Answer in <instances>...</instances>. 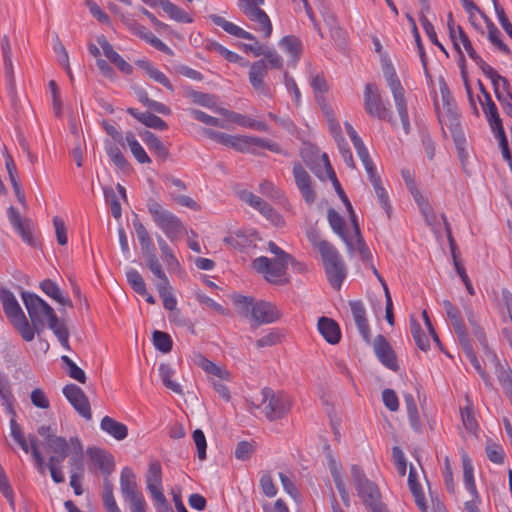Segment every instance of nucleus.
Instances as JSON below:
<instances>
[{
  "mask_svg": "<svg viewBox=\"0 0 512 512\" xmlns=\"http://www.w3.org/2000/svg\"><path fill=\"white\" fill-rule=\"evenodd\" d=\"M209 19L216 26L221 27L226 33L241 39L252 41L251 44H242L241 47L245 53H252L256 57L264 56V58L269 62L271 69H281L283 67L282 57L275 50L264 48L260 45L258 39L252 33L230 21H227L225 18L217 14L209 15Z\"/></svg>",
  "mask_w": 512,
  "mask_h": 512,
  "instance_id": "nucleus-1",
  "label": "nucleus"
},
{
  "mask_svg": "<svg viewBox=\"0 0 512 512\" xmlns=\"http://www.w3.org/2000/svg\"><path fill=\"white\" fill-rule=\"evenodd\" d=\"M146 206L155 225L171 242L178 241L186 230L182 221L153 198L147 200Z\"/></svg>",
  "mask_w": 512,
  "mask_h": 512,
  "instance_id": "nucleus-2",
  "label": "nucleus"
},
{
  "mask_svg": "<svg viewBox=\"0 0 512 512\" xmlns=\"http://www.w3.org/2000/svg\"><path fill=\"white\" fill-rule=\"evenodd\" d=\"M234 303L239 308L241 315L244 317L251 315L253 320L259 324L273 323L282 315L274 304L267 301H254L253 298L246 296H236Z\"/></svg>",
  "mask_w": 512,
  "mask_h": 512,
  "instance_id": "nucleus-3",
  "label": "nucleus"
},
{
  "mask_svg": "<svg viewBox=\"0 0 512 512\" xmlns=\"http://www.w3.org/2000/svg\"><path fill=\"white\" fill-rule=\"evenodd\" d=\"M22 299L31 320L30 326L34 337L35 333L40 334L44 331L46 321L48 322L51 319L55 311L46 301L34 293L23 292Z\"/></svg>",
  "mask_w": 512,
  "mask_h": 512,
  "instance_id": "nucleus-4",
  "label": "nucleus"
},
{
  "mask_svg": "<svg viewBox=\"0 0 512 512\" xmlns=\"http://www.w3.org/2000/svg\"><path fill=\"white\" fill-rule=\"evenodd\" d=\"M261 401L255 407L261 409L269 421H276L283 418L291 408L290 397L283 392H275L265 387L261 391Z\"/></svg>",
  "mask_w": 512,
  "mask_h": 512,
  "instance_id": "nucleus-5",
  "label": "nucleus"
},
{
  "mask_svg": "<svg viewBox=\"0 0 512 512\" xmlns=\"http://www.w3.org/2000/svg\"><path fill=\"white\" fill-rule=\"evenodd\" d=\"M0 300L3 310L21 337L29 342L33 340V331L17 299L12 292L6 289L0 290Z\"/></svg>",
  "mask_w": 512,
  "mask_h": 512,
  "instance_id": "nucleus-6",
  "label": "nucleus"
},
{
  "mask_svg": "<svg viewBox=\"0 0 512 512\" xmlns=\"http://www.w3.org/2000/svg\"><path fill=\"white\" fill-rule=\"evenodd\" d=\"M351 480L358 496L371 511H379L380 492L375 483L370 481L358 465L351 466Z\"/></svg>",
  "mask_w": 512,
  "mask_h": 512,
  "instance_id": "nucleus-7",
  "label": "nucleus"
},
{
  "mask_svg": "<svg viewBox=\"0 0 512 512\" xmlns=\"http://www.w3.org/2000/svg\"><path fill=\"white\" fill-rule=\"evenodd\" d=\"M293 259H269L265 256H260L254 259L252 267L258 272L264 275V278L277 285L287 283L286 270L288 264Z\"/></svg>",
  "mask_w": 512,
  "mask_h": 512,
  "instance_id": "nucleus-8",
  "label": "nucleus"
},
{
  "mask_svg": "<svg viewBox=\"0 0 512 512\" xmlns=\"http://www.w3.org/2000/svg\"><path fill=\"white\" fill-rule=\"evenodd\" d=\"M450 324L453 326V328L455 330V333L458 337V340L462 346V349H463L467 359L469 360L471 365L474 367V369L479 373L484 384L487 387H491L492 386L491 378L481 367L480 362L477 359V356L472 349V346L470 344V341H469L467 333H466L464 323H463L462 319L459 318L458 315H456L455 313L452 312L451 307H450Z\"/></svg>",
  "mask_w": 512,
  "mask_h": 512,
  "instance_id": "nucleus-9",
  "label": "nucleus"
},
{
  "mask_svg": "<svg viewBox=\"0 0 512 512\" xmlns=\"http://www.w3.org/2000/svg\"><path fill=\"white\" fill-rule=\"evenodd\" d=\"M364 109L372 117L395 124L392 118V111L386 104L376 84L368 83L364 90Z\"/></svg>",
  "mask_w": 512,
  "mask_h": 512,
  "instance_id": "nucleus-10",
  "label": "nucleus"
},
{
  "mask_svg": "<svg viewBox=\"0 0 512 512\" xmlns=\"http://www.w3.org/2000/svg\"><path fill=\"white\" fill-rule=\"evenodd\" d=\"M224 141V146L231 147L239 152L256 153L257 149H268L275 153L281 151L278 144L260 137L227 134Z\"/></svg>",
  "mask_w": 512,
  "mask_h": 512,
  "instance_id": "nucleus-11",
  "label": "nucleus"
},
{
  "mask_svg": "<svg viewBox=\"0 0 512 512\" xmlns=\"http://www.w3.org/2000/svg\"><path fill=\"white\" fill-rule=\"evenodd\" d=\"M386 82L392 92L397 112L400 116L401 123L405 134H409L411 130L409 115L407 110V104L405 100L404 88L397 77L394 69L387 68L384 71Z\"/></svg>",
  "mask_w": 512,
  "mask_h": 512,
  "instance_id": "nucleus-12",
  "label": "nucleus"
},
{
  "mask_svg": "<svg viewBox=\"0 0 512 512\" xmlns=\"http://www.w3.org/2000/svg\"><path fill=\"white\" fill-rule=\"evenodd\" d=\"M461 460L463 468V485L471 495V500L464 503V509L466 512H480L478 505L481 503V499L475 483L472 460L465 451H461Z\"/></svg>",
  "mask_w": 512,
  "mask_h": 512,
  "instance_id": "nucleus-13",
  "label": "nucleus"
},
{
  "mask_svg": "<svg viewBox=\"0 0 512 512\" xmlns=\"http://www.w3.org/2000/svg\"><path fill=\"white\" fill-rule=\"evenodd\" d=\"M269 68H271L269 62L266 58H263L250 64V70L248 73L249 82L253 89L257 93L266 97H270L272 95L270 87L265 82V77L268 75Z\"/></svg>",
  "mask_w": 512,
  "mask_h": 512,
  "instance_id": "nucleus-14",
  "label": "nucleus"
},
{
  "mask_svg": "<svg viewBox=\"0 0 512 512\" xmlns=\"http://www.w3.org/2000/svg\"><path fill=\"white\" fill-rule=\"evenodd\" d=\"M146 488L154 501H165L162 486V468L158 460L149 463L145 474Z\"/></svg>",
  "mask_w": 512,
  "mask_h": 512,
  "instance_id": "nucleus-15",
  "label": "nucleus"
},
{
  "mask_svg": "<svg viewBox=\"0 0 512 512\" xmlns=\"http://www.w3.org/2000/svg\"><path fill=\"white\" fill-rule=\"evenodd\" d=\"M63 394L82 417L87 420L92 418L89 400L80 387L75 384L66 385Z\"/></svg>",
  "mask_w": 512,
  "mask_h": 512,
  "instance_id": "nucleus-16",
  "label": "nucleus"
},
{
  "mask_svg": "<svg viewBox=\"0 0 512 512\" xmlns=\"http://www.w3.org/2000/svg\"><path fill=\"white\" fill-rule=\"evenodd\" d=\"M67 453L70 475H84L83 445L78 437L69 439Z\"/></svg>",
  "mask_w": 512,
  "mask_h": 512,
  "instance_id": "nucleus-17",
  "label": "nucleus"
},
{
  "mask_svg": "<svg viewBox=\"0 0 512 512\" xmlns=\"http://www.w3.org/2000/svg\"><path fill=\"white\" fill-rule=\"evenodd\" d=\"M247 19L253 23L252 28L259 33L263 34L264 38H270L273 26L267 13L261 8L252 9L251 7L241 11Z\"/></svg>",
  "mask_w": 512,
  "mask_h": 512,
  "instance_id": "nucleus-18",
  "label": "nucleus"
},
{
  "mask_svg": "<svg viewBox=\"0 0 512 512\" xmlns=\"http://www.w3.org/2000/svg\"><path fill=\"white\" fill-rule=\"evenodd\" d=\"M440 96L435 89H432L431 96L434 103L435 112L437 114L442 131L445 134L444 126L448 120V93L444 76H439Z\"/></svg>",
  "mask_w": 512,
  "mask_h": 512,
  "instance_id": "nucleus-19",
  "label": "nucleus"
},
{
  "mask_svg": "<svg viewBox=\"0 0 512 512\" xmlns=\"http://www.w3.org/2000/svg\"><path fill=\"white\" fill-rule=\"evenodd\" d=\"M240 197L244 202L257 209L263 216H265L275 225L278 226L283 223L282 217L259 196L248 191H243Z\"/></svg>",
  "mask_w": 512,
  "mask_h": 512,
  "instance_id": "nucleus-20",
  "label": "nucleus"
},
{
  "mask_svg": "<svg viewBox=\"0 0 512 512\" xmlns=\"http://www.w3.org/2000/svg\"><path fill=\"white\" fill-rule=\"evenodd\" d=\"M374 351L380 362L387 368L397 371L398 364L395 353L384 336L377 335L374 339Z\"/></svg>",
  "mask_w": 512,
  "mask_h": 512,
  "instance_id": "nucleus-21",
  "label": "nucleus"
},
{
  "mask_svg": "<svg viewBox=\"0 0 512 512\" xmlns=\"http://www.w3.org/2000/svg\"><path fill=\"white\" fill-rule=\"evenodd\" d=\"M457 32L458 35L455 34L454 29L450 26V40L452 41L455 50H457L458 53L460 54V62H464L462 52L460 50V44H462L467 54L476 63V65L482 63L484 60L473 49L471 41L467 34L462 30L461 27H458ZM461 68L463 69V64H461Z\"/></svg>",
  "mask_w": 512,
  "mask_h": 512,
  "instance_id": "nucleus-22",
  "label": "nucleus"
},
{
  "mask_svg": "<svg viewBox=\"0 0 512 512\" xmlns=\"http://www.w3.org/2000/svg\"><path fill=\"white\" fill-rule=\"evenodd\" d=\"M450 257L452 258L454 270H455L456 274L460 277L463 284L465 285L467 292L471 296L475 295V289H474L472 282L467 274L461 253L458 250V247L451 235H450Z\"/></svg>",
  "mask_w": 512,
  "mask_h": 512,
  "instance_id": "nucleus-23",
  "label": "nucleus"
},
{
  "mask_svg": "<svg viewBox=\"0 0 512 512\" xmlns=\"http://www.w3.org/2000/svg\"><path fill=\"white\" fill-rule=\"evenodd\" d=\"M133 227L146 263L157 259L153 241L146 227L137 219L133 220Z\"/></svg>",
  "mask_w": 512,
  "mask_h": 512,
  "instance_id": "nucleus-24",
  "label": "nucleus"
},
{
  "mask_svg": "<svg viewBox=\"0 0 512 512\" xmlns=\"http://www.w3.org/2000/svg\"><path fill=\"white\" fill-rule=\"evenodd\" d=\"M87 455L90 458L92 465L103 474L109 475L114 469L113 456L100 448H88Z\"/></svg>",
  "mask_w": 512,
  "mask_h": 512,
  "instance_id": "nucleus-25",
  "label": "nucleus"
},
{
  "mask_svg": "<svg viewBox=\"0 0 512 512\" xmlns=\"http://www.w3.org/2000/svg\"><path fill=\"white\" fill-rule=\"evenodd\" d=\"M460 418L464 428L475 434L479 428L476 419L475 407L473 401L468 394L465 395L464 403L459 405Z\"/></svg>",
  "mask_w": 512,
  "mask_h": 512,
  "instance_id": "nucleus-26",
  "label": "nucleus"
},
{
  "mask_svg": "<svg viewBox=\"0 0 512 512\" xmlns=\"http://www.w3.org/2000/svg\"><path fill=\"white\" fill-rule=\"evenodd\" d=\"M37 432L44 438L48 449L53 454L67 452L68 441L61 436H56L50 426L42 425L38 428Z\"/></svg>",
  "mask_w": 512,
  "mask_h": 512,
  "instance_id": "nucleus-27",
  "label": "nucleus"
},
{
  "mask_svg": "<svg viewBox=\"0 0 512 512\" xmlns=\"http://www.w3.org/2000/svg\"><path fill=\"white\" fill-rule=\"evenodd\" d=\"M8 219L16 231L21 235L23 241L29 245H34L31 231V221L22 219L19 212L15 208L8 209Z\"/></svg>",
  "mask_w": 512,
  "mask_h": 512,
  "instance_id": "nucleus-28",
  "label": "nucleus"
},
{
  "mask_svg": "<svg viewBox=\"0 0 512 512\" xmlns=\"http://www.w3.org/2000/svg\"><path fill=\"white\" fill-rule=\"evenodd\" d=\"M97 42L101 46L104 55L109 59L110 62L115 64L117 68L125 73L131 74L133 71L132 66L126 62L112 47V45L107 41L106 37L101 35L97 38Z\"/></svg>",
  "mask_w": 512,
  "mask_h": 512,
  "instance_id": "nucleus-29",
  "label": "nucleus"
},
{
  "mask_svg": "<svg viewBox=\"0 0 512 512\" xmlns=\"http://www.w3.org/2000/svg\"><path fill=\"white\" fill-rule=\"evenodd\" d=\"M349 305L359 333L365 341L369 342L370 330L366 318V310L363 303L361 301H350Z\"/></svg>",
  "mask_w": 512,
  "mask_h": 512,
  "instance_id": "nucleus-30",
  "label": "nucleus"
},
{
  "mask_svg": "<svg viewBox=\"0 0 512 512\" xmlns=\"http://www.w3.org/2000/svg\"><path fill=\"white\" fill-rule=\"evenodd\" d=\"M120 490L124 500L140 493L136 475L130 467H124L120 474Z\"/></svg>",
  "mask_w": 512,
  "mask_h": 512,
  "instance_id": "nucleus-31",
  "label": "nucleus"
},
{
  "mask_svg": "<svg viewBox=\"0 0 512 512\" xmlns=\"http://www.w3.org/2000/svg\"><path fill=\"white\" fill-rule=\"evenodd\" d=\"M318 330L328 343L337 344L340 341V328L333 319L321 317L318 320Z\"/></svg>",
  "mask_w": 512,
  "mask_h": 512,
  "instance_id": "nucleus-32",
  "label": "nucleus"
},
{
  "mask_svg": "<svg viewBox=\"0 0 512 512\" xmlns=\"http://www.w3.org/2000/svg\"><path fill=\"white\" fill-rule=\"evenodd\" d=\"M331 286L339 290L346 277V268L343 259L324 267Z\"/></svg>",
  "mask_w": 512,
  "mask_h": 512,
  "instance_id": "nucleus-33",
  "label": "nucleus"
},
{
  "mask_svg": "<svg viewBox=\"0 0 512 512\" xmlns=\"http://www.w3.org/2000/svg\"><path fill=\"white\" fill-rule=\"evenodd\" d=\"M100 427L107 434L119 441L125 439L128 435L127 426L109 416L103 417Z\"/></svg>",
  "mask_w": 512,
  "mask_h": 512,
  "instance_id": "nucleus-34",
  "label": "nucleus"
},
{
  "mask_svg": "<svg viewBox=\"0 0 512 512\" xmlns=\"http://www.w3.org/2000/svg\"><path fill=\"white\" fill-rule=\"evenodd\" d=\"M1 52H2L7 81L9 83L10 87H14L15 77H14V69H13V62H12V48H11L10 40L7 35H4L1 39Z\"/></svg>",
  "mask_w": 512,
  "mask_h": 512,
  "instance_id": "nucleus-35",
  "label": "nucleus"
},
{
  "mask_svg": "<svg viewBox=\"0 0 512 512\" xmlns=\"http://www.w3.org/2000/svg\"><path fill=\"white\" fill-rule=\"evenodd\" d=\"M146 265L148 269L159 279V282L156 284L159 295L161 296L164 294L172 293V287L166 274L162 269V266L158 258L146 263Z\"/></svg>",
  "mask_w": 512,
  "mask_h": 512,
  "instance_id": "nucleus-36",
  "label": "nucleus"
},
{
  "mask_svg": "<svg viewBox=\"0 0 512 512\" xmlns=\"http://www.w3.org/2000/svg\"><path fill=\"white\" fill-rule=\"evenodd\" d=\"M136 64L144 70V72L155 82L163 85L170 91H174V87L166 75L156 68L151 62L147 60H139Z\"/></svg>",
  "mask_w": 512,
  "mask_h": 512,
  "instance_id": "nucleus-37",
  "label": "nucleus"
},
{
  "mask_svg": "<svg viewBox=\"0 0 512 512\" xmlns=\"http://www.w3.org/2000/svg\"><path fill=\"white\" fill-rule=\"evenodd\" d=\"M127 112L147 127L157 129V130L167 129L166 122L163 119H161L160 117H158L152 113H149V112L140 113L134 108H128Z\"/></svg>",
  "mask_w": 512,
  "mask_h": 512,
  "instance_id": "nucleus-38",
  "label": "nucleus"
},
{
  "mask_svg": "<svg viewBox=\"0 0 512 512\" xmlns=\"http://www.w3.org/2000/svg\"><path fill=\"white\" fill-rule=\"evenodd\" d=\"M142 140L147 145L148 149L152 151L157 157L162 160H165L169 156V151L164 145V143L160 140L158 136L150 131H145L142 133Z\"/></svg>",
  "mask_w": 512,
  "mask_h": 512,
  "instance_id": "nucleus-39",
  "label": "nucleus"
},
{
  "mask_svg": "<svg viewBox=\"0 0 512 512\" xmlns=\"http://www.w3.org/2000/svg\"><path fill=\"white\" fill-rule=\"evenodd\" d=\"M40 289L51 299L63 306H72L69 298L65 297L60 287L52 280L45 279L40 283Z\"/></svg>",
  "mask_w": 512,
  "mask_h": 512,
  "instance_id": "nucleus-40",
  "label": "nucleus"
},
{
  "mask_svg": "<svg viewBox=\"0 0 512 512\" xmlns=\"http://www.w3.org/2000/svg\"><path fill=\"white\" fill-rule=\"evenodd\" d=\"M328 221L332 228V230L340 236V238L346 243L348 248L353 247V243L351 240H349V237L346 234L345 231V222L343 217L334 209L328 210Z\"/></svg>",
  "mask_w": 512,
  "mask_h": 512,
  "instance_id": "nucleus-41",
  "label": "nucleus"
},
{
  "mask_svg": "<svg viewBox=\"0 0 512 512\" xmlns=\"http://www.w3.org/2000/svg\"><path fill=\"white\" fill-rule=\"evenodd\" d=\"M487 359L490 360L494 364L495 374L497 379L502 386L506 382H509L512 379V370L507 364H502L498 359L497 355L493 351H485L484 352Z\"/></svg>",
  "mask_w": 512,
  "mask_h": 512,
  "instance_id": "nucleus-42",
  "label": "nucleus"
},
{
  "mask_svg": "<svg viewBox=\"0 0 512 512\" xmlns=\"http://www.w3.org/2000/svg\"><path fill=\"white\" fill-rule=\"evenodd\" d=\"M368 178L374 188V191L378 198L379 204L385 210L387 216L390 217L391 205L389 203L387 192H386L385 188L382 186V181H381L380 176L377 173H374V174L368 176Z\"/></svg>",
  "mask_w": 512,
  "mask_h": 512,
  "instance_id": "nucleus-43",
  "label": "nucleus"
},
{
  "mask_svg": "<svg viewBox=\"0 0 512 512\" xmlns=\"http://www.w3.org/2000/svg\"><path fill=\"white\" fill-rule=\"evenodd\" d=\"M452 136L459 160L462 166H465L469 158V149L464 132L459 127H455L452 130Z\"/></svg>",
  "mask_w": 512,
  "mask_h": 512,
  "instance_id": "nucleus-44",
  "label": "nucleus"
},
{
  "mask_svg": "<svg viewBox=\"0 0 512 512\" xmlns=\"http://www.w3.org/2000/svg\"><path fill=\"white\" fill-rule=\"evenodd\" d=\"M483 19L486 23L488 34L487 37L489 41L495 45L501 52H503L506 55L511 54L510 48L500 39L501 32L496 27V25L491 21L489 17L486 15H483Z\"/></svg>",
  "mask_w": 512,
  "mask_h": 512,
  "instance_id": "nucleus-45",
  "label": "nucleus"
},
{
  "mask_svg": "<svg viewBox=\"0 0 512 512\" xmlns=\"http://www.w3.org/2000/svg\"><path fill=\"white\" fill-rule=\"evenodd\" d=\"M68 453H58L52 454L48 460V467L50 470L51 477L53 481L57 484L63 483L65 481V477L61 468V463L67 458Z\"/></svg>",
  "mask_w": 512,
  "mask_h": 512,
  "instance_id": "nucleus-46",
  "label": "nucleus"
},
{
  "mask_svg": "<svg viewBox=\"0 0 512 512\" xmlns=\"http://www.w3.org/2000/svg\"><path fill=\"white\" fill-rule=\"evenodd\" d=\"M158 370L161 381L167 389H170L171 391L179 395L183 394L181 385L172 380L175 371L169 364H160Z\"/></svg>",
  "mask_w": 512,
  "mask_h": 512,
  "instance_id": "nucleus-47",
  "label": "nucleus"
},
{
  "mask_svg": "<svg viewBox=\"0 0 512 512\" xmlns=\"http://www.w3.org/2000/svg\"><path fill=\"white\" fill-rule=\"evenodd\" d=\"M156 240H157L159 250L161 252V257H162L164 263L166 264V266L169 269L178 268L180 266V263H179L177 257L175 256L172 248L167 243V241L161 235H157Z\"/></svg>",
  "mask_w": 512,
  "mask_h": 512,
  "instance_id": "nucleus-48",
  "label": "nucleus"
},
{
  "mask_svg": "<svg viewBox=\"0 0 512 512\" xmlns=\"http://www.w3.org/2000/svg\"><path fill=\"white\" fill-rule=\"evenodd\" d=\"M195 363L202 368L206 373L214 375L219 379H228L229 372L220 366H217L212 361L205 358L203 355L198 354L195 357Z\"/></svg>",
  "mask_w": 512,
  "mask_h": 512,
  "instance_id": "nucleus-49",
  "label": "nucleus"
},
{
  "mask_svg": "<svg viewBox=\"0 0 512 512\" xmlns=\"http://www.w3.org/2000/svg\"><path fill=\"white\" fill-rule=\"evenodd\" d=\"M352 223L354 226L355 236H354V238H349V240H351L353 243V247L348 248V249L356 250L359 253L362 260L368 261L371 258V253H370L369 248L365 244L364 239L360 233V228L357 223V219H353Z\"/></svg>",
  "mask_w": 512,
  "mask_h": 512,
  "instance_id": "nucleus-50",
  "label": "nucleus"
},
{
  "mask_svg": "<svg viewBox=\"0 0 512 512\" xmlns=\"http://www.w3.org/2000/svg\"><path fill=\"white\" fill-rule=\"evenodd\" d=\"M317 250L321 255L324 267L342 259L339 251L330 242L317 243Z\"/></svg>",
  "mask_w": 512,
  "mask_h": 512,
  "instance_id": "nucleus-51",
  "label": "nucleus"
},
{
  "mask_svg": "<svg viewBox=\"0 0 512 512\" xmlns=\"http://www.w3.org/2000/svg\"><path fill=\"white\" fill-rule=\"evenodd\" d=\"M481 71L491 80V83L494 88V92L500 90V85H502V90L507 91L509 88V83L506 78L502 77L493 67L488 65L485 61L477 65Z\"/></svg>",
  "mask_w": 512,
  "mask_h": 512,
  "instance_id": "nucleus-52",
  "label": "nucleus"
},
{
  "mask_svg": "<svg viewBox=\"0 0 512 512\" xmlns=\"http://www.w3.org/2000/svg\"><path fill=\"white\" fill-rule=\"evenodd\" d=\"M125 140L128 147L130 148L131 153L139 163L146 164L151 162L150 157L147 155L132 132L126 133Z\"/></svg>",
  "mask_w": 512,
  "mask_h": 512,
  "instance_id": "nucleus-53",
  "label": "nucleus"
},
{
  "mask_svg": "<svg viewBox=\"0 0 512 512\" xmlns=\"http://www.w3.org/2000/svg\"><path fill=\"white\" fill-rule=\"evenodd\" d=\"M161 8L171 19L175 21L183 23L192 22V18L183 9L176 6L169 0H161Z\"/></svg>",
  "mask_w": 512,
  "mask_h": 512,
  "instance_id": "nucleus-54",
  "label": "nucleus"
},
{
  "mask_svg": "<svg viewBox=\"0 0 512 512\" xmlns=\"http://www.w3.org/2000/svg\"><path fill=\"white\" fill-rule=\"evenodd\" d=\"M185 95L195 104L214 109L217 112L216 98L213 95L189 89Z\"/></svg>",
  "mask_w": 512,
  "mask_h": 512,
  "instance_id": "nucleus-55",
  "label": "nucleus"
},
{
  "mask_svg": "<svg viewBox=\"0 0 512 512\" xmlns=\"http://www.w3.org/2000/svg\"><path fill=\"white\" fill-rule=\"evenodd\" d=\"M483 112L494 135L505 132L495 103L489 104V107H483Z\"/></svg>",
  "mask_w": 512,
  "mask_h": 512,
  "instance_id": "nucleus-56",
  "label": "nucleus"
},
{
  "mask_svg": "<svg viewBox=\"0 0 512 512\" xmlns=\"http://www.w3.org/2000/svg\"><path fill=\"white\" fill-rule=\"evenodd\" d=\"M49 328L54 332L59 342L66 348H69V332L66 328L65 324L61 322L56 313L52 315L51 319L48 321Z\"/></svg>",
  "mask_w": 512,
  "mask_h": 512,
  "instance_id": "nucleus-57",
  "label": "nucleus"
},
{
  "mask_svg": "<svg viewBox=\"0 0 512 512\" xmlns=\"http://www.w3.org/2000/svg\"><path fill=\"white\" fill-rule=\"evenodd\" d=\"M410 329L418 348L422 351L428 350L430 348L429 339L420 324L413 317L410 319Z\"/></svg>",
  "mask_w": 512,
  "mask_h": 512,
  "instance_id": "nucleus-58",
  "label": "nucleus"
},
{
  "mask_svg": "<svg viewBox=\"0 0 512 512\" xmlns=\"http://www.w3.org/2000/svg\"><path fill=\"white\" fill-rule=\"evenodd\" d=\"M410 329L418 348L422 351L428 350L430 348L429 339L420 324L413 317L410 319Z\"/></svg>",
  "mask_w": 512,
  "mask_h": 512,
  "instance_id": "nucleus-59",
  "label": "nucleus"
},
{
  "mask_svg": "<svg viewBox=\"0 0 512 512\" xmlns=\"http://www.w3.org/2000/svg\"><path fill=\"white\" fill-rule=\"evenodd\" d=\"M10 429L11 436L17 442V444L22 448L25 453L31 452V443L30 436L28 438L25 437L20 425L16 422L14 418L10 420Z\"/></svg>",
  "mask_w": 512,
  "mask_h": 512,
  "instance_id": "nucleus-60",
  "label": "nucleus"
},
{
  "mask_svg": "<svg viewBox=\"0 0 512 512\" xmlns=\"http://www.w3.org/2000/svg\"><path fill=\"white\" fill-rule=\"evenodd\" d=\"M0 398L6 411L15 419L16 411L13 406L14 398L8 382L4 379H0Z\"/></svg>",
  "mask_w": 512,
  "mask_h": 512,
  "instance_id": "nucleus-61",
  "label": "nucleus"
},
{
  "mask_svg": "<svg viewBox=\"0 0 512 512\" xmlns=\"http://www.w3.org/2000/svg\"><path fill=\"white\" fill-rule=\"evenodd\" d=\"M126 278L129 285L133 288V290L139 295L147 294L146 284L142 277V275L133 268H129L126 271Z\"/></svg>",
  "mask_w": 512,
  "mask_h": 512,
  "instance_id": "nucleus-62",
  "label": "nucleus"
},
{
  "mask_svg": "<svg viewBox=\"0 0 512 512\" xmlns=\"http://www.w3.org/2000/svg\"><path fill=\"white\" fill-rule=\"evenodd\" d=\"M105 150L110 160L120 169L128 167V162L122 154L120 148L109 141L105 143Z\"/></svg>",
  "mask_w": 512,
  "mask_h": 512,
  "instance_id": "nucleus-63",
  "label": "nucleus"
},
{
  "mask_svg": "<svg viewBox=\"0 0 512 512\" xmlns=\"http://www.w3.org/2000/svg\"><path fill=\"white\" fill-rule=\"evenodd\" d=\"M103 504L107 512H121L113 494V485L110 481L105 480L103 483Z\"/></svg>",
  "mask_w": 512,
  "mask_h": 512,
  "instance_id": "nucleus-64",
  "label": "nucleus"
}]
</instances>
